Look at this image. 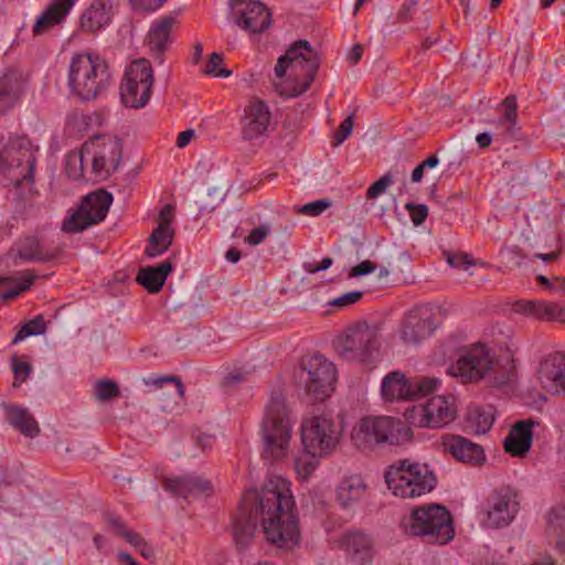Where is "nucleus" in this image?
I'll return each instance as SVG.
<instances>
[{"label":"nucleus","instance_id":"nucleus-1","mask_svg":"<svg viewBox=\"0 0 565 565\" xmlns=\"http://www.w3.org/2000/svg\"><path fill=\"white\" fill-rule=\"evenodd\" d=\"M260 523L266 540L278 547L298 543V519L290 483L281 477H271L259 489L247 490L234 519L233 536L237 546L246 547Z\"/></svg>","mask_w":565,"mask_h":565},{"label":"nucleus","instance_id":"nucleus-2","mask_svg":"<svg viewBox=\"0 0 565 565\" xmlns=\"http://www.w3.org/2000/svg\"><path fill=\"white\" fill-rule=\"evenodd\" d=\"M402 526L407 535L422 537L429 544L445 545L455 536L450 512L437 503L414 508L403 518Z\"/></svg>","mask_w":565,"mask_h":565},{"label":"nucleus","instance_id":"nucleus-3","mask_svg":"<svg viewBox=\"0 0 565 565\" xmlns=\"http://www.w3.org/2000/svg\"><path fill=\"white\" fill-rule=\"evenodd\" d=\"M110 79L108 64L98 55L83 53L72 57L68 86L78 99L85 102L96 99L108 88Z\"/></svg>","mask_w":565,"mask_h":565},{"label":"nucleus","instance_id":"nucleus-4","mask_svg":"<svg viewBox=\"0 0 565 565\" xmlns=\"http://www.w3.org/2000/svg\"><path fill=\"white\" fill-rule=\"evenodd\" d=\"M292 431L290 411L281 394L270 397L262 424L263 456L271 461L284 459L288 454Z\"/></svg>","mask_w":565,"mask_h":565},{"label":"nucleus","instance_id":"nucleus-5","mask_svg":"<svg viewBox=\"0 0 565 565\" xmlns=\"http://www.w3.org/2000/svg\"><path fill=\"white\" fill-rule=\"evenodd\" d=\"M319 66L320 56L318 52L307 40H298L278 58L275 74L278 78H282L287 70H290V76H292L295 85L289 96L296 97L309 89Z\"/></svg>","mask_w":565,"mask_h":565},{"label":"nucleus","instance_id":"nucleus-6","mask_svg":"<svg viewBox=\"0 0 565 565\" xmlns=\"http://www.w3.org/2000/svg\"><path fill=\"white\" fill-rule=\"evenodd\" d=\"M411 437V428L391 416L364 417L352 431V439L360 449L382 444L399 445Z\"/></svg>","mask_w":565,"mask_h":565},{"label":"nucleus","instance_id":"nucleus-7","mask_svg":"<svg viewBox=\"0 0 565 565\" xmlns=\"http://www.w3.org/2000/svg\"><path fill=\"white\" fill-rule=\"evenodd\" d=\"M38 151V147L26 137L10 139L0 152V172L7 174L15 188L25 183L31 189L34 184Z\"/></svg>","mask_w":565,"mask_h":565},{"label":"nucleus","instance_id":"nucleus-8","mask_svg":"<svg viewBox=\"0 0 565 565\" xmlns=\"http://www.w3.org/2000/svg\"><path fill=\"white\" fill-rule=\"evenodd\" d=\"M385 481L393 494L401 498L420 497L436 486V478L427 465L408 460L391 466L385 473Z\"/></svg>","mask_w":565,"mask_h":565},{"label":"nucleus","instance_id":"nucleus-9","mask_svg":"<svg viewBox=\"0 0 565 565\" xmlns=\"http://www.w3.org/2000/svg\"><path fill=\"white\" fill-rule=\"evenodd\" d=\"M298 380L312 401H323L334 391L337 369L323 355H307L300 362Z\"/></svg>","mask_w":565,"mask_h":565},{"label":"nucleus","instance_id":"nucleus-10","mask_svg":"<svg viewBox=\"0 0 565 565\" xmlns=\"http://www.w3.org/2000/svg\"><path fill=\"white\" fill-rule=\"evenodd\" d=\"M342 437V428L331 417L312 416L302 422L301 440L313 457H324L335 450Z\"/></svg>","mask_w":565,"mask_h":565},{"label":"nucleus","instance_id":"nucleus-11","mask_svg":"<svg viewBox=\"0 0 565 565\" xmlns=\"http://www.w3.org/2000/svg\"><path fill=\"white\" fill-rule=\"evenodd\" d=\"M381 347L376 328L359 322L339 337L337 350L345 360L370 362L379 355Z\"/></svg>","mask_w":565,"mask_h":565},{"label":"nucleus","instance_id":"nucleus-12","mask_svg":"<svg viewBox=\"0 0 565 565\" xmlns=\"http://www.w3.org/2000/svg\"><path fill=\"white\" fill-rule=\"evenodd\" d=\"M153 70L147 58H138L127 67L121 85L120 98L130 108L145 107L151 95Z\"/></svg>","mask_w":565,"mask_h":565},{"label":"nucleus","instance_id":"nucleus-13","mask_svg":"<svg viewBox=\"0 0 565 565\" xmlns=\"http://www.w3.org/2000/svg\"><path fill=\"white\" fill-rule=\"evenodd\" d=\"M113 203V195L98 189L83 198L78 209L62 223L65 233H78L105 220Z\"/></svg>","mask_w":565,"mask_h":565},{"label":"nucleus","instance_id":"nucleus-14","mask_svg":"<svg viewBox=\"0 0 565 565\" xmlns=\"http://www.w3.org/2000/svg\"><path fill=\"white\" fill-rule=\"evenodd\" d=\"M84 152L92 157V173L105 180L119 167L122 158V141L116 136H94L84 142Z\"/></svg>","mask_w":565,"mask_h":565},{"label":"nucleus","instance_id":"nucleus-15","mask_svg":"<svg viewBox=\"0 0 565 565\" xmlns=\"http://www.w3.org/2000/svg\"><path fill=\"white\" fill-rule=\"evenodd\" d=\"M438 383L437 379H407L404 373L394 371L383 379L381 391L385 401H407L431 393Z\"/></svg>","mask_w":565,"mask_h":565},{"label":"nucleus","instance_id":"nucleus-16","mask_svg":"<svg viewBox=\"0 0 565 565\" xmlns=\"http://www.w3.org/2000/svg\"><path fill=\"white\" fill-rule=\"evenodd\" d=\"M492 366L493 359L489 350L482 344H476L462 352L449 372L462 383H472L483 379Z\"/></svg>","mask_w":565,"mask_h":565},{"label":"nucleus","instance_id":"nucleus-17","mask_svg":"<svg viewBox=\"0 0 565 565\" xmlns=\"http://www.w3.org/2000/svg\"><path fill=\"white\" fill-rule=\"evenodd\" d=\"M232 15L241 29L252 34L264 32L271 22L269 9L258 0H233Z\"/></svg>","mask_w":565,"mask_h":565},{"label":"nucleus","instance_id":"nucleus-18","mask_svg":"<svg viewBox=\"0 0 565 565\" xmlns=\"http://www.w3.org/2000/svg\"><path fill=\"white\" fill-rule=\"evenodd\" d=\"M174 220V206L164 205L158 215V226L152 231L145 254L150 257H157L163 254L171 246L175 232L172 227Z\"/></svg>","mask_w":565,"mask_h":565},{"label":"nucleus","instance_id":"nucleus-19","mask_svg":"<svg viewBox=\"0 0 565 565\" xmlns=\"http://www.w3.org/2000/svg\"><path fill=\"white\" fill-rule=\"evenodd\" d=\"M512 310L534 320L565 323V303L523 299L515 301Z\"/></svg>","mask_w":565,"mask_h":565},{"label":"nucleus","instance_id":"nucleus-20","mask_svg":"<svg viewBox=\"0 0 565 565\" xmlns=\"http://www.w3.org/2000/svg\"><path fill=\"white\" fill-rule=\"evenodd\" d=\"M271 114L266 103L255 99L244 109L241 120L242 137L245 140H254L264 136L269 128Z\"/></svg>","mask_w":565,"mask_h":565},{"label":"nucleus","instance_id":"nucleus-21","mask_svg":"<svg viewBox=\"0 0 565 565\" xmlns=\"http://www.w3.org/2000/svg\"><path fill=\"white\" fill-rule=\"evenodd\" d=\"M414 411L420 415L418 419V426L420 427H444L456 417L454 405L441 395L431 397L425 405L415 407Z\"/></svg>","mask_w":565,"mask_h":565},{"label":"nucleus","instance_id":"nucleus-22","mask_svg":"<svg viewBox=\"0 0 565 565\" xmlns=\"http://www.w3.org/2000/svg\"><path fill=\"white\" fill-rule=\"evenodd\" d=\"M486 525L490 527H503L509 525L516 513L511 491H495L488 500Z\"/></svg>","mask_w":565,"mask_h":565},{"label":"nucleus","instance_id":"nucleus-23","mask_svg":"<svg viewBox=\"0 0 565 565\" xmlns=\"http://www.w3.org/2000/svg\"><path fill=\"white\" fill-rule=\"evenodd\" d=\"M441 447L445 452L451 454L454 458L461 462L479 466L486 461L483 448L461 436H443Z\"/></svg>","mask_w":565,"mask_h":565},{"label":"nucleus","instance_id":"nucleus-24","mask_svg":"<svg viewBox=\"0 0 565 565\" xmlns=\"http://www.w3.org/2000/svg\"><path fill=\"white\" fill-rule=\"evenodd\" d=\"M539 380L543 386L565 395V352H553L543 359Z\"/></svg>","mask_w":565,"mask_h":565},{"label":"nucleus","instance_id":"nucleus-25","mask_svg":"<svg viewBox=\"0 0 565 565\" xmlns=\"http://www.w3.org/2000/svg\"><path fill=\"white\" fill-rule=\"evenodd\" d=\"M116 0H93L81 15L83 31L95 33L111 23Z\"/></svg>","mask_w":565,"mask_h":565},{"label":"nucleus","instance_id":"nucleus-26","mask_svg":"<svg viewBox=\"0 0 565 565\" xmlns=\"http://www.w3.org/2000/svg\"><path fill=\"white\" fill-rule=\"evenodd\" d=\"M14 258H19L29 263H46L57 258L62 252V247L45 248L40 241L34 236H26L12 248Z\"/></svg>","mask_w":565,"mask_h":565},{"label":"nucleus","instance_id":"nucleus-27","mask_svg":"<svg viewBox=\"0 0 565 565\" xmlns=\"http://www.w3.org/2000/svg\"><path fill=\"white\" fill-rule=\"evenodd\" d=\"M342 547L347 556L354 564L365 565L373 559V540L363 532L353 531L345 533L342 537Z\"/></svg>","mask_w":565,"mask_h":565},{"label":"nucleus","instance_id":"nucleus-28","mask_svg":"<svg viewBox=\"0 0 565 565\" xmlns=\"http://www.w3.org/2000/svg\"><path fill=\"white\" fill-rule=\"evenodd\" d=\"M533 419L516 422L503 441L504 450L513 457H523L532 446Z\"/></svg>","mask_w":565,"mask_h":565},{"label":"nucleus","instance_id":"nucleus-29","mask_svg":"<svg viewBox=\"0 0 565 565\" xmlns=\"http://www.w3.org/2000/svg\"><path fill=\"white\" fill-rule=\"evenodd\" d=\"M162 487L171 494L184 499L194 494H207L212 491L211 482L196 476L164 478L162 480Z\"/></svg>","mask_w":565,"mask_h":565},{"label":"nucleus","instance_id":"nucleus-30","mask_svg":"<svg viewBox=\"0 0 565 565\" xmlns=\"http://www.w3.org/2000/svg\"><path fill=\"white\" fill-rule=\"evenodd\" d=\"M175 24V18L172 15L162 17L149 30L147 44L152 56L159 63L163 62V53L171 44V31Z\"/></svg>","mask_w":565,"mask_h":565},{"label":"nucleus","instance_id":"nucleus-31","mask_svg":"<svg viewBox=\"0 0 565 565\" xmlns=\"http://www.w3.org/2000/svg\"><path fill=\"white\" fill-rule=\"evenodd\" d=\"M433 332V326L429 316H425L419 310L409 311L402 323L401 338L406 344H418Z\"/></svg>","mask_w":565,"mask_h":565},{"label":"nucleus","instance_id":"nucleus-32","mask_svg":"<svg viewBox=\"0 0 565 565\" xmlns=\"http://www.w3.org/2000/svg\"><path fill=\"white\" fill-rule=\"evenodd\" d=\"M6 419L21 435L35 438L40 435V426L33 414L21 405L3 403Z\"/></svg>","mask_w":565,"mask_h":565},{"label":"nucleus","instance_id":"nucleus-33","mask_svg":"<svg viewBox=\"0 0 565 565\" xmlns=\"http://www.w3.org/2000/svg\"><path fill=\"white\" fill-rule=\"evenodd\" d=\"M22 72L10 68L0 75V114L13 107L21 97L24 87Z\"/></svg>","mask_w":565,"mask_h":565},{"label":"nucleus","instance_id":"nucleus-34","mask_svg":"<svg viewBox=\"0 0 565 565\" xmlns=\"http://www.w3.org/2000/svg\"><path fill=\"white\" fill-rule=\"evenodd\" d=\"M76 0H52L49 7L35 21L32 32L34 35H42L49 32L55 25L61 24Z\"/></svg>","mask_w":565,"mask_h":565},{"label":"nucleus","instance_id":"nucleus-35","mask_svg":"<svg viewBox=\"0 0 565 565\" xmlns=\"http://www.w3.org/2000/svg\"><path fill=\"white\" fill-rule=\"evenodd\" d=\"M337 501L344 509H351L365 499L367 484L360 475L344 477L337 487Z\"/></svg>","mask_w":565,"mask_h":565},{"label":"nucleus","instance_id":"nucleus-36","mask_svg":"<svg viewBox=\"0 0 565 565\" xmlns=\"http://www.w3.org/2000/svg\"><path fill=\"white\" fill-rule=\"evenodd\" d=\"M430 8L426 2L408 0L399 8L396 20L398 23L412 24L413 29H426L430 20Z\"/></svg>","mask_w":565,"mask_h":565},{"label":"nucleus","instance_id":"nucleus-37","mask_svg":"<svg viewBox=\"0 0 565 565\" xmlns=\"http://www.w3.org/2000/svg\"><path fill=\"white\" fill-rule=\"evenodd\" d=\"M172 271V264L169 260L162 262L157 266H147L139 269L136 280L145 287L148 292H159L168 277Z\"/></svg>","mask_w":565,"mask_h":565},{"label":"nucleus","instance_id":"nucleus-38","mask_svg":"<svg viewBox=\"0 0 565 565\" xmlns=\"http://www.w3.org/2000/svg\"><path fill=\"white\" fill-rule=\"evenodd\" d=\"M35 278H36V274L34 273V270H31V269L23 270L20 276L19 286L17 288H11L3 292H0V298L2 300H11V299L17 298L20 294H22L31 288ZM14 281H15V279L12 277H2V278H0V286L3 284H10V282H14Z\"/></svg>","mask_w":565,"mask_h":565},{"label":"nucleus","instance_id":"nucleus-39","mask_svg":"<svg viewBox=\"0 0 565 565\" xmlns=\"http://www.w3.org/2000/svg\"><path fill=\"white\" fill-rule=\"evenodd\" d=\"M502 106L504 108V113L499 119L498 125L502 127V134L504 136H512L518 120L515 95L507 96L502 102Z\"/></svg>","mask_w":565,"mask_h":565},{"label":"nucleus","instance_id":"nucleus-40","mask_svg":"<svg viewBox=\"0 0 565 565\" xmlns=\"http://www.w3.org/2000/svg\"><path fill=\"white\" fill-rule=\"evenodd\" d=\"M45 331L46 322L44 321L43 316L39 315L21 327V329L14 335L12 343L17 344L28 337L43 334Z\"/></svg>","mask_w":565,"mask_h":565},{"label":"nucleus","instance_id":"nucleus-41","mask_svg":"<svg viewBox=\"0 0 565 565\" xmlns=\"http://www.w3.org/2000/svg\"><path fill=\"white\" fill-rule=\"evenodd\" d=\"M88 156L84 152V145L78 151H72L66 158V173L74 180L84 178V159Z\"/></svg>","mask_w":565,"mask_h":565},{"label":"nucleus","instance_id":"nucleus-42","mask_svg":"<svg viewBox=\"0 0 565 565\" xmlns=\"http://www.w3.org/2000/svg\"><path fill=\"white\" fill-rule=\"evenodd\" d=\"M94 395L98 401H110L119 395V387L111 380H100L94 386Z\"/></svg>","mask_w":565,"mask_h":565},{"label":"nucleus","instance_id":"nucleus-43","mask_svg":"<svg viewBox=\"0 0 565 565\" xmlns=\"http://www.w3.org/2000/svg\"><path fill=\"white\" fill-rule=\"evenodd\" d=\"M152 382L156 386L160 388L162 387L163 384H172L173 391L171 393V397L173 398L174 403H178L184 396V385L179 376L168 375L163 377H158Z\"/></svg>","mask_w":565,"mask_h":565},{"label":"nucleus","instance_id":"nucleus-44","mask_svg":"<svg viewBox=\"0 0 565 565\" xmlns=\"http://www.w3.org/2000/svg\"><path fill=\"white\" fill-rule=\"evenodd\" d=\"M223 63V55L220 53H212L206 63V67L204 70V74L213 75L214 77H228L232 72L225 67H221Z\"/></svg>","mask_w":565,"mask_h":565},{"label":"nucleus","instance_id":"nucleus-45","mask_svg":"<svg viewBox=\"0 0 565 565\" xmlns=\"http://www.w3.org/2000/svg\"><path fill=\"white\" fill-rule=\"evenodd\" d=\"M394 183V178L391 172L385 173L379 180L373 182L366 190V199L373 200L383 194L390 185Z\"/></svg>","mask_w":565,"mask_h":565},{"label":"nucleus","instance_id":"nucleus-46","mask_svg":"<svg viewBox=\"0 0 565 565\" xmlns=\"http://www.w3.org/2000/svg\"><path fill=\"white\" fill-rule=\"evenodd\" d=\"M494 423V416L491 411H477L475 414L476 431L478 434H484L492 427Z\"/></svg>","mask_w":565,"mask_h":565},{"label":"nucleus","instance_id":"nucleus-47","mask_svg":"<svg viewBox=\"0 0 565 565\" xmlns=\"http://www.w3.org/2000/svg\"><path fill=\"white\" fill-rule=\"evenodd\" d=\"M31 365L28 362H22L18 358L12 359V371L14 374L13 386H19L31 373Z\"/></svg>","mask_w":565,"mask_h":565},{"label":"nucleus","instance_id":"nucleus-48","mask_svg":"<svg viewBox=\"0 0 565 565\" xmlns=\"http://www.w3.org/2000/svg\"><path fill=\"white\" fill-rule=\"evenodd\" d=\"M447 263L458 269H467L475 265V260L467 253H446Z\"/></svg>","mask_w":565,"mask_h":565},{"label":"nucleus","instance_id":"nucleus-49","mask_svg":"<svg viewBox=\"0 0 565 565\" xmlns=\"http://www.w3.org/2000/svg\"><path fill=\"white\" fill-rule=\"evenodd\" d=\"M405 209L409 212L411 220L415 226L422 225L428 216V207L425 204L408 202Z\"/></svg>","mask_w":565,"mask_h":565},{"label":"nucleus","instance_id":"nucleus-50","mask_svg":"<svg viewBox=\"0 0 565 565\" xmlns=\"http://www.w3.org/2000/svg\"><path fill=\"white\" fill-rule=\"evenodd\" d=\"M331 206V201L327 199L317 200L310 203L305 204L300 207L299 213L309 215V216H318L322 214L328 207Z\"/></svg>","mask_w":565,"mask_h":565},{"label":"nucleus","instance_id":"nucleus-51","mask_svg":"<svg viewBox=\"0 0 565 565\" xmlns=\"http://www.w3.org/2000/svg\"><path fill=\"white\" fill-rule=\"evenodd\" d=\"M105 521L110 531L122 539H125L126 533L130 532L126 523L119 516H116L111 513H107L105 515Z\"/></svg>","mask_w":565,"mask_h":565},{"label":"nucleus","instance_id":"nucleus-52","mask_svg":"<svg viewBox=\"0 0 565 565\" xmlns=\"http://www.w3.org/2000/svg\"><path fill=\"white\" fill-rule=\"evenodd\" d=\"M354 114L349 115L339 126L334 135V146L342 143L352 132Z\"/></svg>","mask_w":565,"mask_h":565},{"label":"nucleus","instance_id":"nucleus-53","mask_svg":"<svg viewBox=\"0 0 565 565\" xmlns=\"http://www.w3.org/2000/svg\"><path fill=\"white\" fill-rule=\"evenodd\" d=\"M362 291H349L335 299H333L330 303L334 307L342 308L358 302L362 298Z\"/></svg>","mask_w":565,"mask_h":565},{"label":"nucleus","instance_id":"nucleus-54","mask_svg":"<svg viewBox=\"0 0 565 565\" xmlns=\"http://www.w3.org/2000/svg\"><path fill=\"white\" fill-rule=\"evenodd\" d=\"M167 0H130L135 9L143 11H154L160 8Z\"/></svg>","mask_w":565,"mask_h":565},{"label":"nucleus","instance_id":"nucleus-55","mask_svg":"<svg viewBox=\"0 0 565 565\" xmlns=\"http://www.w3.org/2000/svg\"><path fill=\"white\" fill-rule=\"evenodd\" d=\"M376 266L371 260H363L354 266L350 271V277H359L371 274L375 270Z\"/></svg>","mask_w":565,"mask_h":565},{"label":"nucleus","instance_id":"nucleus-56","mask_svg":"<svg viewBox=\"0 0 565 565\" xmlns=\"http://www.w3.org/2000/svg\"><path fill=\"white\" fill-rule=\"evenodd\" d=\"M267 235L268 230L264 226H258L252 230L249 235L246 237V241L250 245H258L266 238Z\"/></svg>","mask_w":565,"mask_h":565},{"label":"nucleus","instance_id":"nucleus-57","mask_svg":"<svg viewBox=\"0 0 565 565\" xmlns=\"http://www.w3.org/2000/svg\"><path fill=\"white\" fill-rule=\"evenodd\" d=\"M245 381V374L241 371L228 373L223 381L225 386H234Z\"/></svg>","mask_w":565,"mask_h":565},{"label":"nucleus","instance_id":"nucleus-58","mask_svg":"<svg viewBox=\"0 0 565 565\" xmlns=\"http://www.w3.org/2000/svg\"><path fill=\"white\" fill-rule=\"evenodd\" d=\"M194 135H195V132L192 129H188V130L181 131L179 134L178 138H177V146L179 148H184L185 146L189 145V142L194 137Z\"/></svg>","mask_w":565,"mask_h":565},{"label":"nucleus","instance_id":"nucleus-59","mask_svg":"<svg viewBox=\"0 0 565 565\" xmlns=\"http://www.w3.org/2000/svg\"><path fill=\"white\" fill-rule=\"evenodd\" d=\"M128 544H130L136 550L146 541L140 534L130 530L129 533H126L124 539Z\"/></svg>","mask_w":565,"mask_h":565},{"label":"nucleus","instance_id":"nucleus-60","mask_svg":"<svg viewBox=\"0 0 565 565\" xmlns=\"http://www.w3.org/2000/svg\"><path fill=\"white\" fill-rule=\"evenodd\" d=\"M137 551L140 553V555L147 559H150V558H153L154 555H156V552L153 550V547L147 542L145 541L138 548Z\"/></svg>","mask_w":565,"mask_h":565},{"label":"nucleus","instance_id":"nucleus-61","mask_svg":"<svg viewBox=\"0 0 565 565\" xmlns=\"http://www.w3.org/2000/svg\"><path fill=\"white\" fill-rule=\"evenodd\" d=\"M363 46L361 44H354L348 58L352 64H356L361 58L363 54Z\"/></svg>","mask_w":565,"mask_h":565},{"label":"nucleus","instance_id":"nucleus-62","mask_svg":"<svg viewBox=\"0 0 565 565\" xmlns=\"http://www.w3.org/2000/svg\"><path fill=\"white\" fill-rule=\"evenodd\" d=\"M213 437L211 435L201 434L196 437V444L202 448V450H206L213 445Z\"/></svg>","mask_w":565,"mask_h":565},{"label":"nucleus","instance_id":"nucleus-63","mask_svg":"<svg viewBox=\"0 0 565 565\" xmlns=\"http://www.w3.org/2000/svg\"><path fill=\"white\" fill-rule=\"evenodd\" d=\"M552 294L565 295V277H554Z\"/></svg>","mask_w":565,"mask_h":565},{"label":"nucleus","instance_id":"nucleus-64","mask_svg":"<svg viewBox=\"0 0 565 565\" xmlns=\"http://www.w3.org/2000/svg\"><path fill=\"white\" fill-rule=\"evenodd\" d=\"M118 558L121 563H124L125 565H139L135 558L128 554L127 552H120L118 554Z\"/></svg>","mask_w":565,"mask_h":565}]
</instances>
